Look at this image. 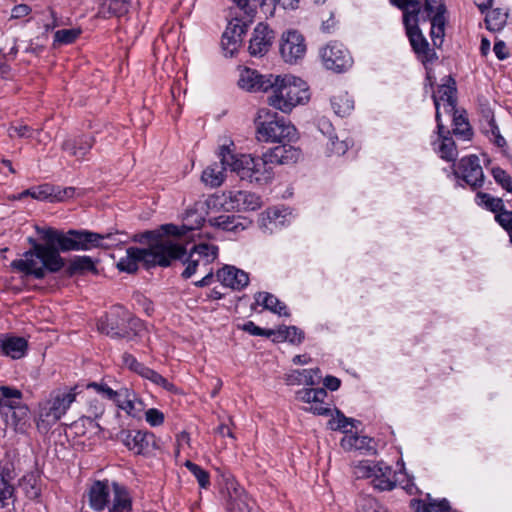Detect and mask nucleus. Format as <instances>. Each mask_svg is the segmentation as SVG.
I'll return each mask as SVG.
<instances>
[{
  "label": "nucleus",
  "mask_w": 512,
  "mask_h": 512,
  "mask_svg": "<svg viewBox=\"0 0 512 512\" xmlns=\"http://www.w3.org/2000/svg\"><path fill=\"white\" fill-rule=\"evenodd\" d=\"M348 143L344 140L339 141L337 137L330 138V151L336 155H343L348 150Z\"/></svg>",
  "instance_id": "64"
},
{
  "label": "nucleus",
  "mask_w": 512,
  "mask_h": 512,
  "mask_svg": "<svg viewBox=\"0 0 512 512\" xmlns=\"http://www.w3.org/2000/svg\"><path fill=\"white\" fill-rule=\"evenodd\" d=\"M331 106L335 114L344 117L353 110L354 102L348 93H341L331 98Z\"/></svg>",
  "instance_id": "36"
},
{
  "label": "nucleus",
  "mask_w": 512,
  "mask_h": 512,
  "mask_svg": "<svg viewBox=\"0 0 512 512\" xmlns=\"http://www.w3.org/2000/svg\"><path fill=\"white\" fill-rule=\"evenodd\" d=\"M45 244L29 238L32 248L24 253V258L12 261L11 267L36 279H43L47 273H57L65 265L60 252L108 248L123 242L114 239V234H100L88 230H68L62 232L51 227H35Z\"/></svg>",
  "instance_id": "1"
},
{
  "label": "nucleus",
  "mask_w": 512,
  "mask_h": 512,
  "mask_svg": "<svg viewBox=\"0 0 512 512\" xmlns=\"http://www.w3.org/2000/svg\"><path fill=\"white\" fill-rule=\"evenodd\" d=\"M243 330L250 333L251 335H255V336L269 337L274 334V332L272 330H264V329L258 327L257 325H255V323L252 321H248L247 323H245L243 325Z\"/></svg>",
  "instance_id": "63"
},
{
  "label": "nucleus",
  "mask_w": 512,
  "mask_h": 512,
  "mask_svg": "<svg viewBox=\"0 0 512 512\" xmlns=\"http://www.w3.org/2000/svg\"><path fill=\"white\" fill-rule=\"evenodd\" d=\"M143 378L150 380L152 383L163 387L167 391H173L175 386L170 383L166 378L160 375L158 372L150 369L149 367L145 370L142 375Z\"/></svg>",
  "instance_id": "51"
},
{
  "label": "nucleus",
  "mask_w": 512,
  "mask_h": 512,
  "mask_svg": "<svg viewBox=\"0 0 512 512\" xmlns=\"http://www.w3.org/2000/svg\"><path fill=\"white\" fill-rule=\"evenodd\" d=\"M14 487L0 474V506L8 507L14 504Z\"/></svg>",
  "instance_id": "48"
},
{
  "label": "nucleus",
  "mask_w": 512,
  "mask_h": 512,
  "mask_svg": "<svg viewBox=\"0 0 512 512\" xmlns=\"http://www.w3.org/2000/svg\"><path fill=\"white\" fill-rule=\"evenodd\" d=\"M88 413L89 415L83 417L80 422L88 421L90 424L94 423V419L100 418L105 411V404L98 398H91L88 401Z\"/></svg>",
  "instance_id": "44"
},
{
  "label": "nucleus",
  "mask_w": 512,
  "mask_h": 512,
  "mask_svg": "<svg viewBox=\"0 0 512 512\" xmlns=\"http://www.w3.org/2000/svg\"><path fill=\"white\" fill-rule=\"evenodd\" d=\"M277 334L278 338L297 344L301 343L304 338L303 332L295 326L280 328Z\"/></svg>",
  "instance_id": "50"
},
{
  "label": "nucleus",
  "mask_w": 512,
  "mask_h": 512,
  "mask_svg": "<svg viewBox=\"0 0 512 512\" xmlns=\"http://www.w3.org/2000/svg\"><path fill=\"white\" fill-rule=\"evenodd\" d=\"M142 263L147 269L155 266L168 267L167 258L160 256L159 250L152 252L150 250H141L138 247H129L126 256L117 263L120 271L134 273L138 270V264Z\"/></svg>",
  "instance_id": "11"
},
{
  "label": "nucleus",
  "mask_w": 512,
  "mask_h": 512,
  "mask_svg": "<svg viewBox=\"0 0 512 512\" xmlns=\"http://www.w3.org/2000/svg\"><path fill=\"white\" fill-rule=\"evenodd\" d=\"M271 95L267 102L283 113H290L296 106L307 103L310 99L308 85L301 78L291 75H273Z\"/></svg>",
  "instance_id": "3"
},
{
  "label": "nucleus",
  "mask_w": 512,
  "mask_h": 512,
  "mask_svg": "<svg viewBox=\"0 0 512 512\" xmlns=\"http://www.w3.org/2000/svg\"><path fill=\"white\" fill-rule=\"evenodd\" d=\"M224 196L225 204L237 211H254L262 205L260 196L249 191H229Z\"/></svg>",
  "instance_id": "18"
},
{
  "label": "nucleus",
  "mask_w": 512,
  "mask_h": 512,
  "mask_svg": "<svg viewBox=\"0 0 512 512\" xmlns=\"http://www.w3.org/2000/svg\"><path fill=\"white\" fill-rule=\"evenodd\" d=\"M306 52L304 37L297 31H288L282 35L280 53L287 63H295Z\"/></svg>",
  "instance_id": "16"
},
{
  "label": "nucleus",
  "mask_w": 512,
  "mask_h": 512,
  "mask_svg": "<svg viewBox=\"0 0 512 512\" xmlns=\"http://www.w3.org/2000/svg\"><path fill=\"white\" fill-rule=\"evenodd\" d=\"M450 113L453 115V133L457 136H462L464 139H470L472 130L467 119L456 108Z\"/></svg>",
  "instance_id": "38"
},
{
  "label": "nucleus",
  "mask_w": 512,
  "mask_h": 512,
  "mask_svg": "<svg viewBox=\"0 0 512 512\" xmlns=\"http://www.w3.org/2000/svg\"><path fill=\"white\" fill-rule=\"evenodd\" d=\"M86 388L94 389L97 394H99L100 396H102L105 399L113 401L114 403H116L117 399L119 398V396L121 394V389L113 390L106 383H103V382H101V383L91 382V383L87 384Z\"/></svg>",
  "instance_id": "45"
},
{
  "label": "nucleus",
  "mask_w": 512,
  "mask_h": 512,
  "mask_svg": "<svg viewBox=\"0 0 512 512\" xmlns=\"http://www.w3.org/2000/svg\"><path fill=\"white\" fill-rule=\"evenodd\" d=\"M404 26L406 34L409 38L410 44L413 51L417 54V57L423 62H431L435 57V52L430 48L428 41L422 34L419 25L418 18L411 20L409 14L404 17Z\"/></svg>",
  "instance_id": "14"
},
{
  "label": "nucleus",
  "mask_w": 512,
  "mask_h": 512,
  "mask_svg": "<svg viewBox=\"0 0 512 512\" xmlns=\"http://www.w3.org/2000/svg\"><path fill=\"white\" fill-rule=\"evenodd\" d=\"M454 174L463 179L472 189L480 188L484 183L483 169L476 155L463 157L454 169Z\"/></svg>",
  "instance_id": "15"
},
{
  "label": "nucleus",
  "mask_w": 512,
  "mask_h": 512,
  "mask_svg": "<svg viewBox=\"0 0 512 512\" xmlns=\"http://www.w3.org/2000/svg\"><path fill=\"white\" fill-rule=\"evenodd\" d=\"M491 172L496 183L506 191L512 193V177L500 167L492 168Z\"/></svg>",
  "instance_id": "52"
},
{
  "label": "nucleus",
  "mask_w": 512,
  "mask_h": 512,
  "mask_svg": "<svg viewBox=\"0 0 512 512\" xmlns=\"http://www.w3.org/2000/svg\"><path fill=\"white\" fill-rule=\"evenodd\" d=\"M229 512H250L251 507L246 494H240L236 498H232L228 506Z\"/></svg>",
  "instance_id": "53"
},
{
  "label": "nucleus",
  "mask_w": 512,
  "mask_h": 512,
  "mask_svg": "<svg viewBox=\"0 0 512 512\" xmlns=\"http://www.w3.org/2000/svg\"><path fill=\"white\" fill-rule=\"evenodd\" d=\"M274 166L295 163L300 157V151L291 145H279L267 151Z\"/></svg>",
  "instance_id": "31"
},
{
  "label": "nucleus",
  "mask_w": 512,
  "mask_h": 512,
  "mask_svg": "<svg viewBox=\"0 0 512 512\" xmlns=\"http://www.w3.org/2000/svg\"><path fill=\"white\" fill-rule=\"evenodd\" d=\"M130 6V0H106L102 9L103 11L107 9L110 16L122 17L128 13Z\"/></svg>",
  "instance_id": "39"
},
{
  "label": "nucleus",
  "mask_w": 512,
  "mask_h": 512,
  "mask_svg": "<svg viewBox=\"0 0 512 512\" xmlns=\"http://www.w3.org/2000/svg\"><path fill=\"white\" fill-rule=\"evenodd\" d=\"M76 195V188L74 187H55L54 192L51 195L50 201H64L66 199L72 198Z\"/></svg>",
  "instance_id": "60"
},
{
  "label": "nucleus",
  "mask_w": 512,
  "mask_h": 512,
  "mask_svg": "<svg viewBox=\"0 0 512 512\" xmlns=\"http://www.w3.org/2000/svg\"><path fill=\"white\" fill-rule=\"evenodd\" d=\"M204 221V217L196 210H188L181 227L174 224H165L161 226V229L166 235L182 236L186 234L187 231L199 229L203 225Z\"/></svg>",
  "instance_id": "22"
},
{
  "label": "nucleus",
  "mask_w": 512,
  "mask_h": 512,
  "mask_svg": "<svg viewBox=\"0 0 512 512\" xmlns=\"http://www.w3.org/2000/svg\"><path fill=\"white\" fill-rule=\"evenodd\" d=\"M118 439L137 455H147L157 448L155 435L148 431L122 430Z\"/></svg>",
  "instance_id": "12"
},
{
  "label": "nucleus",
  "mask_w": 512,
  "mask_h": 512,
  "mask_svg": "<svg viewBox=\"0 0 512 512\" xmlns=\"http://www.w3.org/2000/svg\"><path fill=\"white\" fill-rule=\"evenodd\" d=\"M476 201L479 205L485 206L496 214L504 209L503 200L501 198L493 197L488 193L478 192L476 194Z\"/></svg>",
  "instance_id": "41"
},
{
  "label": "nucleus",
  "mask_w": 512,
  "mask_h": 512,
  "mask_svg": "<svg viewBox=\"0 0 512 512\" xmlns=\"http://www.w3.org/2000/svg\"><path fill=\"white\" fill-rule=\"evenodd\" d=\"M90 507L95 511L132 512V497L123 485L116 482L110 487L107 482L96 481L88 492Z\"/></svg>",
  "instance_id": "4"
},
{
  "label": "nucleus",
  "mask_w": 512,
  "mask_h": 512,
  "mask_svg": "<svg viewBox=\"0 0 512 512\" xmlns=\"http://www.w3.org/2000/svg\"><path fill=\"white\" fill-rule=\"evenodd\" d=\"M28 348V342L23 337L16 336H3V341H0V352L12 359L22 358Z\"/></svg>",
  "instance_id": "28"
},
{
  "label": "nucleus",
  "mask_w": 512,
  "mask_h": 512,
  "mask_svg": "<svg viewBox=\"0 0 512 512\" xmlns=\"http://www.w3.org/2000/svg\"><path fill=\"white\" fill-rule=\"evenodd\" d=\"M97 328L101 333L112 338L131 341L141 334L143 324L140 319L132 317L124 307L113 306L98 320Z\"/></svg>",
  "instance_id": "6"
},
{
  "label": "nucleus",
  "mask_w": 512,
  "mask_h": 512,
  "mask_svg": "<svg viewBox=\"0 0 512 512\" xmlns=\"http://www.w3.org/2000/svg\"><path fill=\"white\" fill-rule=\"evenodd\" d=\"M6 426L11 427L17 433H25L30 427V411L27 405L18 406L10 413L1 415Z\"/></svg>",
  "instance_id": "24"
},
{
  "label": "nucleus",
  "mask_w": 512,
  "mask_h": 512,
  "mask_svg": "<svg viewBox=\"0 0 512 512\" xmlns=\"http://www.w3.org/2000/svg\"><path fill=\"white\" fill-rule=\"evenodd\" d=\"M186 254L187 253L185 252V254L180 259L183 260L184 264H186V268L182 272V277L188 279L195 274L197 266L199 265L200 261L198 258H195L193 254Z\"/></svg>",
  "instance_id": "57"
},
{
  "label": "nucleus",
  "mask_w": 512,
  "mask_h": 512,
  "mask_svg": "<svg viewBox=\"0 0 512 512\" xmlns=\"http://www.w3.org/2000/svg\"><path fill=\"white\" fill-rule=\"evenodd\" d=\"M447 84H442L438 87L436 93L433 95V101L436 108V113L440 112V102H444V109L446 112H452L456 108V87L455 81L449 77Z\"/></svg>",
  "instance_id": "25"
},
{
  "label": "nucleus",
  "mask_w": 512,
  "mask_h": 512,
  "mask_svg": "<svg viewBox=\"0 0 512 512\" xmlns=\"http://www.w3.org/2000/svg\"><path fill=\"white\" fill-rule=\"evenodd\" d=\"M208 222L211 226L225 231H237L239 227L244 229L239 218L235 215H220L218 217L210 218Z\"/></svg>",
  "instance_id": "37"
},
{
  "label": "nucleus",
  "mask_w": 512,
  "mask_h": 512,
  "mask_svg": "<svg viewBox=\"0 0 512 512\" xmlns=\"http://www.w3.org/2000/svg\"><path fill=\"white\" fill-rule=\"evenodd\" d=\"M190 254L202 261L204 265H208L217 258L218 247L212 244L200 243L193 247Z\"/></svg>",
  "instance_id": "34"
},
{
  "label": "nucleus",
  "mask_w": 512,
  "mask_h": 512,
  "mask_svg": "<svg viewBox=\"0 0 512 512\" xmlns=\"http://www.w3.org/2000/svg\"><path fill=\"white\" fill-rule=\"evenodd\" d=\"M357 478L371 479V485L378 491H391L396 487L395 472L383 461L364 460L354 468Z\"/></svg>",
  "instance_id": "8"
},
{
  "label": "nucleus",
  "mask_w": 512,
  "mask_h": 512,
  "mask_svg": "<svg viewBox=\"0 0 512 512\" xmlns=\"http://www.w3.org/2000/svg\"><path fill=\"white\" fill-rule=\"evenodd\" d=\"M274 32L264 23H258L254 28L252 38L249 43V53L251 56L262 57L270 49Z\"/></svg>",
  "instance_id": "19"
},
{
  "label": "nucleus",
  "mask_w": 512,
  "mask_h": 512,
  "mask_svg": "<svg viewBox=\"0 0 512 512\" xmlns=\"http://www.w3.org/2000/svg\"><path fill=\"white\" fill-rule=\"evenodd\" d=\"M445 12H446L445 6H440V10H436L433 12L434 15L431 18V33L430 34H434L436 29L439 30V33L444 32V27H445L444 14H445Z\"/></svg>",
  "instance_id": "58"
},
{
  "label": "nucleus",
  "mask_w": 512,
  "mask_h": 512,
  "mask_svg": "<svg viewBox=\"0 0 512 512\" xmlns=\"http://www.w3.org/2000/svg\"><path fill=\"white\" fill-rule=\"evenodd\" d=\"M356 422V420L346 417L340 410L337 409L336 415L331 420H329L328 424L332 430H339L347 433L349 432L348 426L354 427Z\"/></svg>",
  "instance_id": "43"
},
{
  "label": "nucleus",
  "mask_w": 512,
  "mask_h": 512,
  "mask_svg": "<svg viewBox=\"0 0 512 512\" xmlns=\"http://www.w3.org/2000/svg\"><path fill=\"white\" fill-rule=\"evenodd\" d=\"M26 405L23 402L22 392L10 386H0V415L10 413L18 406Z\"/></svg>",
  "instance_id": "27"
},
{
  "label": "nucleus",
  "mask_w": 512,
  "mask_h": 512,
  "mask_svg": "<svg viewBox=\"0 0 512 512\" xmlns=\"http://www.w3.org/2000/svg\"><path fill=\"white\" fill-rule=\"evenodd\" d=\"M273 75H261L256 70L245 68L238 80V85L249 92H267L272 86Z\"/></svg>",
  "instance_id": "20"
},
{
  "label": "nucleus",
  "mask_w": 512,
  "mask_h": 512,
  "mask_svg": "<svg viewBox=\"0 0 512 512\" xmlns=\"http://www.w3.org/2000/svg\"><path fill=\"white\" fill-rule=\"evenodd\" d=\"M297 397L303 402L312 404L316 402L324 401L327 397V391L325 388H307L297 392Z\"/></svg>",
  "instance_id": "42"
},
{
  "label": "nucleus",
  "mask_w": 512,
  "mask_h": 512,
  "mask_svg": "<svg viewBox=\"0 0 512 512\" xmlns=\"http://www.w3.org/2000/svg\"><path fill=\"white\" fill-rule=\"evenodd\" d=\"M169 236L160 228V230H149L135 234L132 239L134 242L146 243L148 245L147 248H140L141 250H150L152 252L159 250L160 256L162 255L164 258H167L170 265L172 260L182 258L185 254V248L172 241Z\"/></svg>",
  "instance_id": "9"
},
{
  "label": "nucleus",
  "mask_w": 512,
  "mask_h": 512,
  "mask_svg": "<svg viewBox=\"0 0 512 512\" xmlns=\"http://www.w3.org/2000/svg\"><path fill=\"white\" fill-rule=\"evenodd\" d=\"M115 404L132 417H139L143 411L142 401L127 388H121V394Z\"/></svg>",
  "instance_id": "29"
},
{
  "label": "nucleus",
  "mask_w": 512,
  "mask_h": 512,
  "mask_svg": "<svg viewBox=\"0 0 512 512\" xmlns=\"http://www.w3.org/2000/svg\"><path fill=\"white\" fill-rule=\"evenodd\" d=\"M54 192V186L49 184L41 185L37 188L27 189L21 193V196H31L37 200H50Z\"/></svg>",
  "instance_id": "49"
},
{
  "label": "nucleus",
  "mask_w": 512,
  "mask_h": 512,
  "mask_svg": "<svg viewBox=\"0 0 512 512\" xmlns=\"http://www.w3.org/2000/svg\"><path fill=\"white\" fill-rule=\"evenodd\" d=\"M220 158V162L217 163H213L211 164L210 166H208L203 172H202V176H201V179L202 181L212 187V188H215V187H219L224 179H225V171L229 168L230 169V165L227 164V163H224V161L222 160V158L219 156Z\"/></svg>",
  "instance_id": "30"
},
{
  "label": "nucleus",
  "mask_w": 512,
  "mask_h": 512,
  "mask_svg": "<svg viewBox=\"0 0 512 512\" xmlns=\"http://www.w3.org/2000/svg\"><path fill=\"white\" fill-rule=\"evenodd\" d=\"M324 66L332 71L341 73L353 64L350 52L338 42H330L320 52Z\"/></svg>",
  "instance_id": "13"
},
{
  "label": "nucleus",
  "mask_w": 512,
  "mask_h": 512,
  "mask_svg": "<svg viewBox=\"0 0 512 512\" xmlns=\"http://www.w3.org/2000/svg\"><path fill=\"white\" fill-rule=\"evenodd\" d=\"M86 272L97 273L96 266L89 256H75L70 260L67 273L72 276L75 274H84Z\"/></svg>",
  "instance_id": "33"
},
{
  "label": "nucleus",
  "mask_w": 512,
  "mask_h": 512,
  "mask_svg": "<svg viewBox=\"0 0 512 512\" xmlns=\"http://www.w3.org/2000/svg\"><path fill=\"white\" fill-rule=\"evenodd\" d=\"M508 12L500 8L491 10L485 17L486 28L491 32H499L507 22Z\"/></svg>",
  "instance_id": "35"
},
{
  "label": "nucleus",
  "mask_w": 512,
  "mask_h": 512,
  "mask_svg": "<svg viewBox=\"0 0 512 512\" xmlns=\"http://www.w3.org/2000/svg\"><path fill=\"white\" fill-rule=\"evenodd\" d=\"M391 4L403 10V18L409 14L411 20L417 19L421 10L419 0H390Z\"/></svg>",
  "instance_id": "40"
},
{
  "label": "nucleus",
  "mask_w": 512,
  "mask_h": 512,
  "mask_svg": "<svg viewBox=\"0 0 512 512\" xmlns=\"http://www.w3.org/2000/svg\"><path fill=\"white\" fill-rule=\"evenodd\" d=\"M254 18L255 16L250 17L240 11L233 12V18L229 21L221 40L222 48L227 56L232 57L241 47L243 36Z\"/></svg>",
  "instance_id": "10"
},
{
  "label": "nucleus",
  "mask_w": 512,
  "mask_h": 512,
  "mask_svg": "<svg viewBox=\"0 0 512 512\" xmlns=\"http://www.w3.org/2000/svg\"><path fill=\"white\" fill-rule=\"evenodd\" d=\"M94 142L95 140L92 136L82 135L76 138L66 139L62 143L61 148L70 156L78 160H83L92 149Z\"/></svg>",
  "instance_id": "23"
},
{
  "label": "nucleus",
  "mask_w": 512,
  "mask_h": 512,
  "mask_svg": "<svg viewBox=\"0 0 512 512\" xmlns=\"http://www.w3.org/2000/svg\"><path fill=\"white\" fill-rule=\"evenodd\" d=\"M437 122V134L438 138L433 142L434 150L438 153L440 158L448 162H455L458 151L453 138L450 135L449 130H445L444 125L441 122V114L437 112L435 114Z\"/></svg>",
  "instance_id": "17"
},
{
  "label": "nucleus",
  "mask_w": 512,
  "mask_h": 512,
  "mask_svg": "<svg viewBox=\"0 0 512 512\" xmlns=\"http://www.w3.org/2000/svg\"><path fill=\"white\" fill-rule=\"evenodd\" d=\"M322 378L319 368L314 369H296L285 375L287 385H307L314 386L320 383Z\"/></svg>",
  "instance_id": "26"
},
{
  "label": "nucleus",
  "mask_w": 512,
  "mask_h": 512,
  "mask_svg": "<svg viewBox=\"0 0 512 512\" xmlns=\"http://www.w3.org/2000/svg\"><path fill=\"white\" fill-rule=\"evenodd\" d=\"M218 156L222 158L224 163L230 165V170L235 172L241 180H246L250 183L258 185H266L274 178V164L273 160L268 155V152L259 157H252L251 155H236L228 145L220 147Z\"/></svg>",
  "instance_id": "2"
},
{
  "label": "nucleus",
  "mask_w": 512,
  "mask_h": 512,
  "mask_svg": "<svg viewBox=\"0 0 512 512\" xmlns=\"http://www.w3.org/2000/svg\"><path fill=\"white\" fill-rule=\"evenodd\" d=\"M216 276L218 281H220L224 286L233 290H242L249 283L248 274L234 266H224L222 269L217 271Z\"/></svg>",
  "instance_id": "21"
},
{
  "label": "nucleus",
  "mask_w": 512,
  "mask_h": 512,
  "mask_svg": "<svg viewBox=\"0 0 512 512\" xmlns=\"http://www.w3.org/2000/svg\"><path fill=\"white\" fill-rule=\"evenodd\" d=\"M123 364L131 371L137 373L142 377L145 370L148 368L143 363H140L132 354L124 353L122 356Z\"/></svg>",
  "instance_id": "55"
},
{
  "label": "nucleus",
  "mask_w": 512,
  "mask_h": 512,
  "mask_svg": "<svg viewBox=\"0 0 512 512\" xmlns=\"http://www.w3.org/2000/svg\"><path fill=\"white\" fill-rule=\"evenodd\" d=\"M79 388V385H75L53 390L49 397L40 403L36 426L41 433L48 432L65 415L76 397L81 393Z\"/></svg>",
  "instance_id": "5"
},
{
  "label": "nucleus",
  "mask_w": 512,
  "mask_h": 512,
  "mask_svg": "<svg viewBox=\"0 0 512 512\" xmlns=\"http://www.w3.org/2000/svg\"><path fill=\"white\" fill-rule=\"evenodd\" d=\"M81 31L79 29H62L55 32L54 41L60 44H70L74 42Z\"/></svg>",
  "instance_id": "54"
},
{
  "label": "nucleus",
  "mask_w": 512,
  "mask_h": 512,
  "mask_svg": "<svg viewBox=\"0 0 512 512\" xmlns=\"http://www.w3.org/2000/svg\"><path fill=\"white\" fill-rule=\"evenodd\" d=\"M257 137L264 142L293 141L297 138L294 125L272 114L268 109H260L255 119Z\"/></svg>",
  "instance_id": "7"
},
{
  "label": "nucleus",
  "mask_w": 512,
  "mask_h": 512,
  "mask_svg": "<svg viewBox=\"0 0 512 512\" xmlns=\"http://www.w3.org/2000/svg\"><path fill=\"white\" fill-rule=\"evenodd\" d=\"M184 465L197 479L201 488H207L210 485L209 473L202 467L191 462L190 460H187Z\"/></svg>",
  "instance_id": "47"
},
{
  "label": "nucleus",
  "mask_w": 512,
  "mask_h": 512,
  "mask_svg": "<svg viewBox=\"0 0 512 512\" xmlns=\"http://www.w3.org/2000/svg\"><path fill=\"white\" fill-rule=\"evenodd\" d=\"M146 421L153 427L160 426L164 422V414L156 409L150 408L145 412Z\"/></svg>",
  "instance_id": "62"
},
{
  "label": "nucleus",
  "mask_w": 512,
  "mask_h": 512,
  "mask_svg": "<svg viewBox=\"0 0 512 512\" xmlns=\"http://www.w3.org/2000/svg\"><path fill=\"white\" fill-rule=\"evenodd\" d=\"M236 4L235 11L243 12L251 16L256 15V9L259 6L258 0H232Z\"/></svg>",
  "instance_id": "56"
},
{
  "label": "nucleus",
  "mask_w": 512,
  "mask_h": 512,
  "mask_svg": "<svg viewBox=\"0 0 512 512\" xmlns=\"http://www.w3.org/2000/svg\"><path fill=\"white\" fill-rule=\"evenodd\" d=\"M257 304L262 305L265 309L278 314L280 316H288L286 305L276 296L268 292H258L255 295Z\"/></svg>",
  "instance_id": "32"
},
{
  "label": "nucleus",
  "mask_w": 512,
  "mask_h": 512,
  "mask_svg": "<svg viewBox=\"0 0 512 512\" xmlns=\"http://www.w3.org/2000/svg\"><path fill=\"white\" fill-rule=\"evenodd\" d=\"M38 496L39 491L34 490L33 498H30V500L25 503L23 512H45L44 504L36 499Z\"/></svg>",
  "instance_id": "61"
},
{
  "label": "nucleus",
  "mask_w": 512,
  "mask_h": 512,
  "mask_svg": "<svg viewBox=\"0 0 512 512\" xmlns=\"http://www.w3.org/2000/svg\"><path fill=\"white\" fill-rule=\"evenodd\" d=\"M495 219L509 233L510 241L512 242V211L503 209L495 215Z\"/></svg>",
  "instance_id": "59"
},
{
  "label": "nucleus",
  "mask_w": 512,
  "mask_h": 512,
  "mask_svg": "<svg viewBox=\"0 0 512 512\" xmlns=\"http://www.w3.org/2000/svg\"><path fill=\"white\" fill-rule=\"evenodd\" d=\"M259 7L263 11L265 15L269 14L272 16L274 14L275 3L277 2L283 8H292L295 9L298 7L299 0H258Z\"/></svg>",
  "instance_id": "46"
}]
</instances>
